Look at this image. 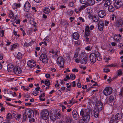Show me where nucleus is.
<instances>
[{
  "label": "nucleus",
  "mask_w": 123,
  "mask_h": 123,
  "mask_svg": "<svg viewBox=\"0 0 123 123\" xmlns=\"http://www.w3.org/2000/svg\"><path fill=\"white\" fill-rule=\"evenodd\" d=\"M90 58L91 62L93 63L96 62L97 59L99 61H100L102 60V58L100 54L97 51H95L94 53H92L90 54Z\"/></svg>",
  "instance_id": "obj_1"
},
{
  "label": "nucleus",
  "mask_w": 123,
  "mask_h": 123,
  "mask_svg": "<svg viewBox=\"0 0 123 123\" xmlns=\"http://www.w3.org/2000/svg\"><path fill=\"white\" fill-rule=\"evenodd\" d=\"M33 111L31 109L28 108H26L25 109L24 115L25 117H24V119L25 120L26 118L28 117L29 118L34 117Z\"/></svg>",
  "instance_id": "obj_2"
},
{
  "label": "nucleus",
  "mask_w": 123,
  "mask_h": 123,
  "mask_svg": "<svg viewBox=\"0 0 123 123\" xmlns=\"http://www.w3.org/2000/svg\"><path fill=\"white\" fill-rule=\"evenodd\" d=\"M80 61L82 64H86L87 62L86 55L85 52L82 53L80 56Z\"/></svg>",
  "instance_id": "obj_3"
},
{
  "label": "nucleus",
  "mask_w": 123,
  "mask_h": 123,
  "mask_svg": "<svg viewBox=\"0 0 123 123\" xmlns=\"http://www.w3.org/2000/svg\"><path fill=\"white\" fill-rule=\"evenodd\" d=\"M41 115L43 119L45 120H47L49 118V111L46 109L43 110L41 112Z\"/></svg>",
  "instance_id": "obj_4"
},
{
  "label": "nucleus",
  "mask_w": 123,
  "mask_h": 123,
  "mask_svg": "<svg viewBox=\"0 0 123 123\" xmlns=\"http://www.w3.org/2000/svg\"><path fill=\"white\" fill-rule=\"evenodd\" d=\"M91 112V110L89 109H82L80 111V115L83 117L87 116V114H90Z\"/></svg>",
  "instance_id": "obj_5"
},
{
  "label": "nucleus",
  "mask_w": 123,
  "mask_h": 123,
  "mask_svg": "<svg viewBox=\"0 0 123 123\" xmlns=\"http://www.w3.org/2000/svg\"><path fill=\"white\" fill-rule=\"evenodd\" d=\"M112 89L110 87H106L105 88L103 91L104 95L106 96H108L111 94Z\"/></svg>",
  "instance_id": "obj_6"
},
{
  "label": "nucleus",
  "mask_w": 123,
  "mask_h": 123,
  "mask_svg": "<svg viewBox=\"0 0 123 123\" xmlns=\"http://www.w3.org/2000/svg\"><path fill=\"white\" fill-rule=\"evenodd\" d=\"M40 60L44 63H46L48 62V59L46 55L45 54H42L40 57Z\"/></svg>",
  "instance_id": "obj_7"
},
{
  "label": "nucleus",
  "mask_w": 123,
  "mask_h": 123,
  "mask_svg": "<svg viewBox=\"0 0 123 123\" xmlns=\"http://www.w3.org/2000/svg\"><path fill=\"white\" fill-rule=\"evenodd\" d=\"M115 3V8L118 9L123 5V0H116Z\"/></svg>",
  "instance_id": "obj_8"
},
{
  "label": "nucleus",
  "mask_w": 123,
  "mask_h": 123,
  "mask_svg": "<svg viewBox=\"0 0 123 123\" xmlns=\"http://www.w3.org/2000/svg\"><path fill=\"white\" fill-rule=\"evenodd\" d=\"M13 72L15 74H18L21 73L22 70L20 67L16 66L14 67Z\"/></svg>",
  "instance_id": "obj_9"
},
{
  "label": "nucleus",
  "mask_w": 123,
  "mask_h": 123,
  "mask_svg": "<svg viewBox=\"0 0 123 123\" xmlns=\"http://www.w3.org/2000/svg\"><path fill=\"white\" fill-rule=\"evenodd\" d=\"M90 114H87V116L83 117V119L82 120L80 121V123H87L88 121L90 118Z\"/></svg>",
  "instance_id": "obj_10"
},
{
  "label": "nucleus",
  "mask_w": 123,
  "mask_h": 123,
  "mask_svg": "<svg viewBox=\"0 0 123 123\" xmlns=\"http://www.w3.org/2000/svg\"><path fill=\"white\" fill-rule=\"evenodd\" d=\"M57 62L60 67H62L64 64L63 58L61 57H58L57 60Z\"/></svg>",
  "instance_id": "obj_11"
},
{
  "label": "nucleus",
  "mask_w": 123,
  "mask_h": 123,
  "mask_svg": "<svg viewBox=\"0 0 123 123\" xmlns=\"http://www.w3.org/2000/svg\"><path fill=\"white\" fill-rule=\"evenodd\" d=\"M31 5L28 1H26L24 5V10L26 12H29L30 9Z\"/></svg>",
  "instance_id": "obj_12"
},
{
  "label": "nucleus",
  "mask_w": 123,
  "mask_h": 123,
  "mask_svg": "<svg viewBox=\"0 0 123 123\" xmlns=\"http://www.w3.org/2000/svg\"><path fill=\"white\" fill-rule=\"evenodd\" d=\"M27 65L30 68H33L36 66V63L33 60H29L27 62Z\"/></svg>",
  "instance_id": "obj_13"
},
{
  "label": "nucleus",
  "mask_w": 123,
  "mask_h": 123,
  "mask_svg": "<svg viewBox=\"0 0 123 123\" xmlns=\"http://www.w3.org/2000/svg\"><path fill=\"white\" fill-rule=\"evenodd\" d=\"M58 48H56L54 49H52L49 51L50 53H52L54 55L56 56H58L57 52H58Z\"/></svg>",
  "instance_id": "obj_14"
},
{
  "label": "nucleus",
  "mask_w": 123,
  "mask_h": 123,
  "mask_svg": "<svg viewBox=\"0 0 123 123\" xmlns=\"http://www.w3.org/2000/svg\"><path fill=\"white\" fill-rule=\"evenodd\" d=\"M104 24L103 22L102 21H100L99 22L98 25V29L100 31H102L103 29Z\"/></svg>",
  "instance_id": "obj_15"
},
{
  "label": "nucleus",
  "mask_w": 123,
  "mask_h": 123,
  "mask_svg": "<svg viewBox=\"0 0 123 123\" xmlns=\"http://www.w3.org/2000/svg\"><path fill=\"white\" fill-rule=\"evenodd\" d=\"M106 14L105 11L104 10H101L98 13L99 17L101 18H103L105 15Z\"/></svg>",
  "instance_id": "obj_16"
},
{
  "label": "nucleus",
  "mask_w": 123,
  "mask_h": 123,
  "mask_svg": "<svg viewBox=\"0 0 123 123\" xmlns=\"http://www.w3.org/2000/svg\"><path fill=\"white\" fill-rule=\"evenodd\" d=\"M14 67L13 65L11 64H10L7 66V70L8 72L13 71L14 69Z\"/></svg>",
  "instance_id": "obj_17"
},
{
  "label": "nucleus",
  "mask_w": 123,
  "mask_h": 123,
  "mask_svg": "<svg viewBox=\"0 0 123 123\" xmlns=\"http://www.w3.org/2000/svg\"><path fill=\"white\" fill-rule=\"evenodd\" d=\"M85 37L89 36L90 33V31L89 30V28L88 26H86L85 28Z\"/></svg>",
  "instance_id": "obj_18"
},
{
  "label": "nucleus",
  "mask_w": 123,
  "mask_h": 123,
  "mask_svg": "<svg viewBox=\"0 0 123 123\" xmlns=\"http://www.w3.org/2000/svg\"><path fill=\"white\" fill-rule=\"evenodd\" d=\"M103 104L101 102H98L97 105L96 106L97 109L98 111H101L102 108Z\"/></svg>",
  "instance_id": "obj_19"
},
{
  "label": "nucleus",
  "mask_w": 123,
  "mask_h": 123,
  "mask_svg": "<svg viewBox=\"0 0 123 123\" xmlns=\"http://www.w3.org/2000/svg\"><path fill=\"white\" fill-rule=\"evenodd\" d=\"M73 117L75 120H77L79 118V116L77 115V112L76 110H74L72 112Z\"/></svg>",
  "instance_id": "obj_20"
},
{
  "label": "nucleus",
  "mask_w": 123,
  "mask_h": 123,
  "mask_svg": "<svg viewBox=\"0 0 123 123\" xmlns=\"http://www.w3.org/2000/svg\"><path fill=\"white\" fill-rule=\"evenodd\" d=\"M72 37L74 39L77 40L79 38V35L77 32H74L73 33Z\"/></svg>",
  "instance_id": "obj_21"
},
{
  "label": "nucleus",
  "mask_w": 123,
  "mask_h": 123,
  "mask_svg": "<svg viewBox=\"0 0 123 123\" xmlns=\"http://www.w3.org/2000/svg\"><path fill=\"white\" fill-rule=\"evenodd\" d=\"M99 114L98 111L95 109H94L93 110V112L92 114V115L94 116L95 117L97 118L98 117Z\"/></svg>",
  "instance_id": "obj_22"
},
{
  "label": "nucleus",
  "mask_w": 123,
  "mask_h": 123,
  "mask_svg": "<svg viewBox=\"0 0 123 123\" xmlns=\"http://www.w3.org/2000/svg\"><path fill=\"white\" fill-rule=\"evenodd\" d=\"M123 115L121 113H117L115 116V118L116 120H118L122 118V117Z\"/></svg>",
  "instance_id": "obj_23"
},
{
  "label": "nucleus",
  "mask_w": 123,
  "mask_h": 123,
  "mask_svg": "<svg viewBox=\"0 0 123 123\" xmlns=\"http://www.w3.org/2000/svg\"><path fill=\"white\" fill-rule=\"evenodd\" d=\"M95 3L94 0H87L86 4L88 6H91L93 5Z\"/></svg>",
  "instance_id": "obj_24"
},
{
  "label": "nucleus",
  "mask_w": 123,
  "mask_h": 123,
  "mask_svg": "<svg viewBox=\"0 0 123 123\" xmlns=\"http://www.w3.org/2000/svg\"><path fill=\"white\" fill-rule=\"evenodd\" d=\"M121 36L120 34L115 35L114 38V40L117 42H119L120 40Z\"/></svg>",
  "instance_id": "obj_25"
},
{
  "label": "nucleus",
  "mask_w": 123,
  "mask_h": 123,
  "mask_svg": "<svg viewBox=\"0 0 123 123\" xmlns=\"http://www.w3.org/2000/svg\"><path fill=\"white\" fill-rule=\"evenodd\" d=\"M108 9L110 12H113L114 11L115 8L113 5H111L108 6Z\"/></svg>",
  "instance_id": "obj_26"
},
{
  "label": "nucleus",
  "mask_w": 123,
  "mask_h": 123,
  "mask_svg": "<svg viewBox=\"0 0 123 123\" xmlns=\"http://www.w3.org/2000/svg\"><path fill=\"white\" fill-rule=\"evenodd\" d=\"M112 2L110 0H107L105 2L104 6H109L111 5Z\"/></svg>",
  "instance_id": "obj_27"
},
{
  "label": "nucleus",
  "mask_w": 123,
  "mask_h": 123,
  "mask_svg": "<svg viewBox=\"0 0 123 123\" xmlns=\"http://www.w3.org/2000/svg\"><path fill=\"white\" fill-rule=\"evenodd\" d=\"M9 17L10 18H11L13 19L14 21H15L16 20V17H14V14L12 12H11L9 14Z\"/></svg>",
  "instance_id": "obj_28"
},
{
  "label": "nucleus",
  "mask_w": 123,
  "mask_h": 123,
  "mask_svg": "<svg viewBox=\"0 0 123 123\" xmlns=\"http://www.w3.org/2000/svg\"><path fill=\"white\" fill-rule=\"evenodd\" d=\"M115 99L116 98L114 96L111 95L109 97V102L110 103L114 101Z\"/></svg>",
  "instance_id": "obj_29"
},
{
  "label": "nucleus",
  "mask_w": 123,
  "mask_h": 123,
  "mask_svg": "<svg viewBox=\"0 0 123 123\" xmlns=\"http://www.w3.org/2000/svg\"><path fill=\"white\" fill-rule=\"evenodd\" d=\"M13 6L15 9H17L20 7V5L19 3H15L13 4Z\"/></svg>",
  "instance_id": "obj_30"
},
{
  "label": "nucleus",
  "mask_w": 123,
  "mask_h": 123,
  "mask_svg": "<svg viewBox=\"0 0 123 123\" xmlns=\"http://www.w3.org/2000/svg\"><path fill=\"white\" fill-rule=\"evenodd\" d=\"M116 24L118 26H121L123 25V21L122 20H120L117 21Z\"/></svg>",
  "instance_id": "obj_31"
},
{
  "label": "nucleus",
  "mask_w": 123,
  "mask_h": 123,
  "mask_svg": "<svg viewBox=\"0 0 123 123\" xmlns=\"http://www.w3.org/2000/svg\"><path fill=\"white\" fill-rule=\"evenodd\" d=\"M54 113L55 115H54V114H51L50 115V118L52 121H54L56 120V115L55 113Z\"/></svg>",
  "instance_id": "obj_32"
},
{
  "label": "nucleus",
  "mask_w": 123,
  "mask_h": 123,
  "mask_svg": "<svg viewBox=\"0 0 123 123\" xmlns=\"http://www.w3.org/2000/svg\"><path fill=\"white\" fill-rule=\"evenodd\" d=\"M50 10L47 7L44 8L43 9L44 12L46 14H48L50 12Z\"/></svg>",
  "instance_id": "obj_33"
},
{
  "label": "nucleus",
  "mask_w": 123,
  "mask_h": 123,
  "mask_svg": "<svg viewBox=\"0 0 123 123\" xmlns=\"http://www.w3.org/2000/svg\"><path fill=\"white\" fill-rule=\"evenodd\" d=\"M85 4L84 5H82L80 7L79 9V10L80 11L83 9L85 8L86 7L88 6L86 3H85Z\"/></svg>",
  "instance_id": "obj_34"
},
{
  "label": "nucleus",
  "mask_w": 123,
  "mask_h": 123,
  "mask_svg": "<svg viewBox=\"0 0 123 123\" xmlns=\"http://www.w3.org/2000/svg\"><path fill=\"white\" fill-rule=\"evenodd\" d=\"M92 19L94 22H96L99 20V18L97 16H94L93 17Z\"/></svg>",
  "instance_id": "obj_35"
},
{
  "label": "nucleus",
  "mask_w": 123,
  "mask_h": 123,
  "mask_svg": "<svg viewBox=\"0 0 123 123\" xmlns=\"http://www.w3.org/2000/svg\"><path fill=\"white\" fill-rule=\"evenodd\" d=\"M116 120L115 119H114V118H110L109 120V123H116Z\"/></svg>",
  "instance_id": "obj_36"
},
{
  "label": "nucleus",
  "mask_w": 123,
  "mask_h": 123,
  "mask_svg": "<svg viewBox=\"0 0 123 123\" xmlns=\"http://www.w3.org/2000/svg\"><path fill=\"white\" fill-rule=\"evenodd\" d=\"M22 56L21 53L20 52H19L17 55V58L18 59H19L22 58Z\"/></svg>",
  "instance_id": "obj_37"
},
{
  "label": "nucleus",
  "mask_w": 123,
  "mask_h": 123,
  "mask_svg": "<svg viewBox=\"0 0 123 123\" xmlns=\"http://www.w3.org/2000/svg\"><path fill=\"white\" fill-rule=\"evenodd\" d=\"M21 115L20 114H16L15 115V118L17 119H18L21 118Z\"/></svg>",
  "instance_id": "obj_38"
},
{
  "label": "nucleus",
  "mask_w": 123,
  "mask_h": 123,
  "mask_svg": "<svg viewBox=\"0 0 123 123\" xmlns=\"http://www.w3.org/2000/svg\"><path fill=\"white\" fill-rule=\"evenodd\" d=\"M72 118L70 116H67L66 118V120L68 122H70L72 121Z\"/></svg>",
  "instance_id": "obj_39"
},
{
  "label": "nucleus",
  "mask_w": 123,
  "mask_h": 123,
  "mask_svg": "<svg viewBox=\"0 0 123 123\" xmlns=\"http://www.w3.org/2000/svg\"><path fill=\"white\" fill-rule=\"evenodd\" d=\"M12 118V116L11 114L8 113L6 115V118L7 119H10Z\"/></svg>",
  "instance_id": "obj_40"
},
{
  "label": "nucleus",
  "mask_w": 123,
  "mask_h": 123,
  "mask_svg": "<svg viewBox=\"0 0 123 123\" xmlns=\"http://www.w3.org/2000/svg\"><path fill=\"white\" fill-rule=\"evenodd\" d=\"M117 75L118 76L120 75H121L122 74V71L121 69H119L117 71Z\"/></svg>",
  "instance_id": "obj_41"
},
{
  "label": "nucleus",
  "mask_w": 123,
  "mask_h": 123,
  "mask_svg": "<svg viewBox=\"0 0 123 123\" xmlns=\"http://www.w3.org/2000/svg\"><path fill=\"white\" fill-rule=\"evenodd\" d=\"M79 55V53L78 52H75L74 54V57L73 59H74L76 58Z\"/></svg>",
  "instance_id": "obj_42"
},
{
  "label": "nucleus",
  "mask_w": 123,
  "mask_h": 123,
  "mask_svg": "<svg viewBox=\"0 0 123 123\" xmlns=\"http://www.w3.org/2000/svg\"><path fill=\"white\" fill-rule=\"evenodd\" d=\"M17 47V45L15 44H13L12 45V48H11V50H12L15 49Z\"/></svg>",
  "instance_id": "obj_43"
},
{
  "label": "nucleus",
  "mask_w": 123,
  "mask_h": 123,
  "mask_svg": "<svg viewBox=\"0 0 123 123\" xmlns=\"http://www.w3.org/2000/svg\"><path fill=\"white\" fill-rule=\"evenodd\" d=\"M44 83L45 85L47 86H49L50 85V83L48 80L45 81Z\"/></svg>",
  "instance_id": "obj_44"
},
{
  "label": "nucleus",
  "mask_w": 123,
  "mask_h": 123,
  "mask_svg": "<svg viewBox=\"0 0 123 123\" xmlns=\"http://www.w3.org/2000/svg\"><path fill=\"white\" fill-rule=\"evenodd\" d=\"M21 88L23 89L24 90H26L27 91H28L29 89V88L28 87H27L26 88H25V86H22Z\"/></svg>",
  "instance_id": "obj_45"
},
{
  "label": "nucleus",
  "mask_w": 123,
  "mask_h": 123,
  "mask_svg": "<svg viewBox=\"0 0 123 123\" xmlns=\"http://www.w3.org/2000/svg\"><path fill=\"white\" fill-rule=\"evenodd\" d=\"M91 11L90 8H87L86 9V12L88 13H90Z\"/></svg>",
  "instance_id": "obj_46"
},
{
  "label": "nucleus",
  "mask_w": 123,
  "mask_h": 123,
  "mask_svg": "<svg viewBox=\"0 0 123 123\" xmlns=\"http://www.w3.org/2000/svg\"><path fill=\"white\" fill-rule=\"evenodd\" d=\"M87 1V0H80V3L83 4L86 3Z\"/></svg>",
  "instance_id": "obj_47"
},
{
  "label": "nucleus",
  "mask_w": 123,
  "mask_h": 123,
  "mask_svg": "<svg viewBox=\"0 0 123 123\" xmlns=\"http://www.w3.org/2000/svg\"><path fill=\"white\" fill-rule=\"evenodd\" d=\"M70 76L71 79L72 80H73L75 78V75L73 74H71Z\"/></svg>",
  "instance_id": "obj_48"
},
{
  "label": "nucleus",
  "mask_w": 123,
  "mask_h": 123,
  "mask_svg": "<svg viewBox=\"0 0 123 123\" xmlns=\"http://www.w3.org/2000/svg\"><path fill=\"white\" fill-rule=\"evenodd\" d=\"M68 5L72 7L74 6V4L73 2H70L69 3Z\"/></svg>",
  "instance_id": "obj_49"
},
{
  "label": "nucleus",
  "mask_w": 123,
  "mask_h": 123,
  "mask_svg": "<svg viewBox=\"0 0 123 123\" xmlns=\"http://www.w3.org/2000/svg\"><path fill=\"white\" fill-rule=\"evenodd\" d=\"M80 44V42L79 41H77L75 42V45L76 46H78Z\"/></svg>",
  "instance_id": "obj_50"
},
{
  "label": "nucleus",
  "mask_w": 123,
  "mask_h": 123,
  "mask_svg": "<svg viewBox=\"0 0 123 123\" xmlns=\"http://www.w3.org/2000/svg\"><path fill=\"white\" fill-rule=\"evenodd\" d=\"M73 60H74L75 62L76 63H78L80 61V59H79V60L78 58H76L74 59Z\"/></svg>",
  "instance_id": "obj_51"
},
{
  "label": "nucleus",
  "mask_w": 123,
  "mask_h": 123,
  "mask_svg": "<svg viewBox=\"0 0 123 123\" xmlns=\"http://www.w3.org/2000/svg\"><path fill=\"white\" fill-rule=\"evenodd\" d=\"M35 121V119L34 118H32L30 119L29 120V122L31 123L34 122Z\"/></svg>",
  "instance_id": "obj_52"
},
{
  "label": "nucleus",
  "mask_w": 123,
  "mask_h": 123,
  "mask_svg": "<svg viewBox=\"0 0 123 123\" xmlns=\"http://www.w3.org/2000/svg\"><path fill=\"white\" fill-rule=\"evenodd\" d=\"M86 50H91V48L90 46H87L85 48Z\"/></svg>",
  "instance_id": "obj_53"
},
{
  "label": "nucleus",
  "mask_w": 123,
  "mask_h": 123,
  "mask_svg": "<svg viewBox=\"0 0 123 123\" xmlns=\"http://www.w3.org/2000/svg\"><path fill=\"white\" fill-rule=\"evenodd\" d=\"M110 70L108 69H104V72L105 73H108L110 72Z\"/></svg>",
  "instance_id": "obj_54"
},
{
  "label": "nucleus",
  "mask_w": 123,
  "mask_h": 123,
  "mask_svg": "<svg viewBox=\"0 0 123 123\" xmlns=\"http://www.w3.org/2000/svg\"><path fill=\"white\" fill-rule=\"evenodd\" d=\"M4 97L6 100L8 101H9L11 100V99L10 98H7L5 96H4Z\"/></svg>",
  "instance_id": "obj_55"
},
{
  "label": "nucleus",
  "mask_w": 123,
  "mask_h": 123,
  "mask_svg": "<svg viewBox=\"0 0 123 123\" xmlns=\"http://www.w3.org/2000/svg\"><path fill=\"white\" fill-rule=\"evenodd\" d=\"M24 97H25L26 98H29L30 97V95L28 94H25Z\"/></svg>",
  "instance_id": "obj_56"
},
{
  "label": "nucleus",
  "mask_w": 123,
  "mask_h": 123,
  "mask_svg": "<svg viewBox=\"0 0 123 123\" xmlns=\"http://www.w3.org/2000/svg\"><path fill=\"white\" fill-rule=\"evenodd\" d=\"M49 40V38L48 36H47L45 38L44 40V42H45V41H48Z\"/></svg>",
  "instance_id": "obj_57"
},
{
  "label": "nucleus",
  "mask_w": 123,
  "mask_h": 123,
  "mask_svg": "<svg viewBox=\"0 0 123 123\" xmlns=\"http://www.w3.org/2000/svg\"><path fill=\"white\" fill-rule=\"evenodd\" d=\"M79 19L82 22H84L85 21V20L84 18L81 17H79Z\"/></svg>",
  "instance_id": "obj_58"
},
{
  "label": "nucleus",
  "mask_w": 123,
  "mask_h": 123,
  "mask_svg": "<svg viewBox=\"0 0 123 123\" xmlns=\"http://www.w3.org/2000/svg\"><path fill=\"white\" fill-rule=\"evenodd\" d=\"M62 111L63 112H64V110L66 108V107L64 105H62Z\"/></svg>",
  "instance_id": "obj_59"
},
{
  "label": "nucleus",
  "mask_w": 123,
  "mask_h": 123,
  "mask_svg": "<svg viewBox=\"0 0 123 123\" xmlns=\"http://www.w3.org/2000/svg\"><path fill=\"white\" fill-rule=\"evenodd\" d=\"M72 71L74 72H78V70L76 68H74L72 69Z\"/></svg>",
  "instance_id": "obj_60"
},
{
  "label": "nucleus",
  "mask_w": 123,
  "mask_h": 123,
  "mask_svg": "<svg viewBox=\"0 0 123 123\" xmlns=\"http://www.w3.org/2000/svg\"><path fill=\"white\" fill-rule=\"evenodd\" d=\"M104 60L106 62H108V61L110 59V58L109 57H106L104 58Z\"/></svg>",
  "instance_id": "obj_61"
},
{
  "label": "nucleus",
  "mask_w": 123,
  "mask_h": 123,
  "mask_svg": "<svg viewBox=\"0 0 123 123\" xmlns=\"http://www.w3.org/2000/svg\"><path fill=\"white\" fill-rule=\"evenodd\" d=\"M55 114L56 116L57 115L59 116H60L61 115L60 113H59L58 111H56L55 112Z\"/></svg>",
  "instance_id": "obj_62"
},
{
  "label": "nucleus",
  "mask_w": 123,
  "mask_h": 123,
  "mask_svg": "<svg viewBox=\"0 0 123 123\" xmlns=\"http://www.w3.org/2000/svg\"><path fill=\"white\" fill-rule=\"evenodd\" d=\"M32 10L33 11H34V12H37V10H36V7H32Z\"/></svg>",
  "instance_id": "obj_63"
},
{
  "label": "nucleus",
  "mask_w": 123,
  "mask_h": 123,
  "mask_svg": "<svg viewBox=\"0 0 123 123\" xmlns=\"http://www.w3.org/2000/svg\"><path fill=\"white\" fill-rule=\"evenodd\" d=\"M119 47H121L122 48H123V43H120L118 44Z\"/></svg>",
  "instance_id": "obj_64"
}]
</instances>
